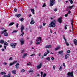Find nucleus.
I'll list each match as a JSON object with an SVG mask.
<instances>
[{
	"label": "nucleus",
	"mask_w": 77,
	"mask_h": 77,
	"mask_svg": "<svg viewBox=\"0 0 77 77\" xmlns=\"http://www.w3.org/2000/svg\"><path fill=\"white\" fill-rule=\"evenodd\" d=\"M56 20H54L51 22L50 24L49 25V27H56Z\"/></svg>",
	"instance_id": "nucleus-1"
},
{
	"label": "nucleus",
	"mask_w": 77,
	"mask_h": 77,
	"mask_svg": "<svg viewBox=\"0 0 77 77\" xmlns=\"http://www.w3.org/2000/svg\"><path fill=\"white\" fill-rule=\"evenodd\" d=\"M68 77H73V72H68L67 74Z\"/></svg>",
	"instance_id": "nucleus-2"
},
{
	"label": "nucleus",
	"mask_w": 77,
	"mask_h": 77,
	"mask_svg": "<svg viewBox=\"0 0 77 77\" xmlns=\"http://www.w3.org/2000/svg\"><path fill=\"white\" fill-rule=\"evenodd\" d=\"M50 5L53 6L55 4V0H51L50 1Z\"/></svg>",
	"instance_id": "nucleus-3"
},
{
	"label": "nucleus",
	"mask_w": 77,
	"mask_h": 77,
	"mask_svg": "<svg viewBox=\"0 0 77 77\" xmlns=\"http://www.w3.org/2000/svg\"><path fill=\"white\" fill-rule=\"evenodd\" d=\"M42 62H41L37 66H36V68H37V69H40V68H41V67H42Z\"/></svg>",
	"instance_id": "nucleus-4"
},
{
	"label": "nucleus",
	"mask_w": 77,
	"mask_h": 77,
	"mask_svg": "<svg viewBox=\"0 0 77 77\" xmlns=\"http://www.w3.org/2000/svg\"><path fill=\"white\" fill-rule=\"evenodd\" d=\"M10 45L13 48H15L16 45H17V43L11 44Z\"/></svg>",
	"instance_id": "nucleus-5"
},
{
	"label": "nucleus",
	"mask_w": 77,
	"mask_h": 77,
	"mask_svg": "<svg viewBox=\"0 0 77 77\" xmlns=\"http://www.w3.org/2000/svg\"><path fill=\"white\" fill-rule=\"evenodd\" d=\"M20 42L21 43L20 44L21 45H23V44H24V40L23 38H21L20 39Z\"/></svg>",
	"instance_id": "nucleus-6"
},
{
	"label": "nucleus",
	"mask_w": 77,
	"mask_h": 77,
	"mask_svg": "<svg viewBox=\"0 0 77 77\" xmlns=\"http://www.w3.org/2000/svg\"><path fill=\"white\" fill-rule=\"evenodd\" d=\"M63 38L64 39L65 41V43H66V45H67V46H69V44L68 42H67V41H66V39L65 38V36H63Z\"/></svg>",
	"instance_id": "nucleus-7"
},
{
	"label": "nucleus",
	"mask_w": 77,
	"mask_h": 77,
	"mask_svg": "<svg viewBox=\"0 0 77 77\" xmlns=\"http://www.w3.org/2000/svg\"><path fill=\"white\" fill-rule=\"evenodd\" d=\"M69 56V54H66L65 56V59H67Z\"/></svg>",
	"instance_id": "nucleus-8"
},
{
	"label": "nucleus",
	"mask_w": 77,
	"mask_h": 77,
	"mask_svg": "<svg viewBox=\"0 0 77 77\" xmlns=\"http://www.w3.org/2000/svg\"><path fill=\"white\" fill-rule=\"evenodd\" d=\"M36 42H41L42 40H41V37H39L36 40Z\"/></svg>",
	"instance_id": "nucleus-9"
},
{
	"label": "nucleus",
	"mask_w": 77,
	"mask_h": 77,
	"mask_svg": "<svg viewBox=\"0 0 77 77\" xmlns=\"http://www.w3.org/2000/svg\"><path fill=\"white\" fill-rule=\"evenodd\" d=\"M47 53L46 52H45V54H44V56H46L49 53H50V51L48 50H47Z\"/></svg>",
	"instance_id": "nucleus-10"
},
{
	"label": "nucleus",
	"mask_w": 77,
	"mask_h": 77,
	"mask_svg": "<svg viewBox=\"0 0 77 77\" xmlns=\"http://www.w3.org/2000/svg\"><path fill=\"white\" fill-rule=\"evenodd\" d=\"M24 26H23V25H22L21 26V28H20L21 30V33H23V30H24Z\"/></svg>",
	"instance_id": "nucleus-11"
},
{
	"label": "nucleus",
	"mask_w": 77,
	"mask_h": 77,
	"mask_svg": "<svg viewBox=\"0 0 77 77\" xmlns=\"http://www.w3.org/2000/svg\"><path fill=\"white\" fill-rule=\"evenodd\" d=\"M57 21L59 22L60 24L61 23H62V18H60L58 19L57 20Z\"/></svg>",
	"instance_id": "nucleus-12"
},
{
	"label": "nucleus",
	"mask_w": 77,
	"mask_h": 77,
	"mask_svg": "<svg viewBox=\"0 0 77 77\" xmlns=\"http://www.w3.org/2000/svg\"><path fill=\"white\" fill-rule=\"evenodd\" d=\"M60 48V46H58L55 49V51H56V50H59Z\"/></svg>",
	"instance_id": "nucleus-13"
},
{
	"label": "nucleus",
	"mask_w": 77,
	"mask_h": 77,
	"mask_svg": "<svg viewBox=\"0 0 77 77\" xmlns=\"http://www.w3.org/2000/svg\"><path fill=\"white\" fill-rule=\"evenodd\" d=\"M18 66H19V63H17L15 65L16 68H17V69H18L19 68V67Z\"/></svg>",
	"instance_id": "nucleus-14"
},
{
	"label": "nucleus",
	"mask_w": 77,
	"mask_h": 77,
	"mask_svg": "<svg viewBox=\"0 0 77 77\" xmlns=\"http://www.w3.org/2000/svg\"><path fill=\"white\" fill-rule=\"evenodd\" d=\"M51 45H47L45 46V48H51Z\"/></svg>",
	"instance_id": "nucleus-15"
},
{
	"label": "nucleus",
	"mask_w": 77,
	"mask_h": 77,
	"mask_svg": "<svg viewBox=\"0 0 77 77\" xmlns=\"http://www.w3.org/2000/svg\"><path fill=\"white\" fill-rule=\"evenodd\" d=\"M74 43L75 44V45H77V40L76 39H75L74 40Z\"/></svg>",
	"instance_id": "nucleus-16"
},
{
	"label": "nucleus",
	"mask_w": 77,
	"mask_h": 77,
	"mask_svg": "<svg viewBox=\"0 0 77 77\" xmlns=\"http://www.w3.org/2000/svg\"><path fill=\"white\" fill-rule=\"evenodd\" d=\"M74 5H72L71 6H68L67 7V9H71L72 8L74 7Z\"/></svg>",
	"instance_id": "nucleus-17"
},
{
	"label": "nucleus",
	"mask_w": 77,
	"mask_h": 77,
	"mask_svg": "<svg viewBox=\"0 0 77 77\" xmlns=\"http://www.w3.org/2000/svg\"><path fill=\"white\" fill-rule=\"evenodd\" d=\"M17 61H15L13 62V63H10V66H12V65H14V64L15 63H17Z\"/></svg>",
	"instance_id": "nucleus-18"
},
{
	"label": "nucleus",
	"mask_w": 77,
	"mask_h": 77,
	"mask_svg": "<svg viewBox=\"0 0 77 77\" xmlns=\"http://www.w3.org/2000/svg\"><path fill=\"white\" fill-rule=\"evenodd\" d=\"M31 12H32L33 14H35V10L33 9H31Z\"/></svg>",
	"instance_id": "nucleus-19"
},
{
	"label": "nucleus",
	"mask_w": 77,
	"mask_h": 77,
	"mask_svg": "<svg viewBox=\"0 0 77 77\" xmlns=\"http://www.w3.org/2000/svg\"><path fill=\"white\" fill-rule=\"evenodd\" d=\"M11 72L12 74H16V70H12Z\"/></svg>",
	"instance_id": "nucleus-20"
},
{
	"label": "nucleus",
	"mask_w": 77,
	"mask_h": 77,
	"mask_svg": "<svg viewBox=\"0 0 77 77\" xmlns=\"http://www.w3.org/2000/svg\"><path fill=\"white\" fill-rule=\"evenodd\" d=\"M30 23L31 24H33L35 23V21L32 20L30 22Z\"/></svg>",
	"instance_id": "nucleus-21"
},
{
	"label": "nucleus",
	"mask_w": 77,
	"mask_h": 77,
	"mask_svg": "<svg viewBox=\"0 0 77 77\" xmlns=\"http://www.w3.org/2000/svg\"><path fill=\"white\" fill-rule=\"evenodd\" d=\"M5 36H8V32H5L4 33Z\"/></svg>",
	"instance_id": "nucleus-22"
},
{
	"label": "nucleus",
	"mask_w": 77,
	"mask_h": 77,
	"mask_svg": "<svg viewBox=\"0 0 77 77\" xmlns=\"http://www.w3.org/2000/svg\"><path fill=\"white\" fill-rule=\"evenodd\" d=\"M16 16L18 18H19V17H21V14H17V15H16Z\"/></svg>",
	"instance_id": "nucleus-23"
},
{
	"label": "nucleus",
	"mask_w": 77,
	"mask_h": 77,
	"mask_svg": "<svg viewBox=\"0 0 77 77\" xmlns=\"http://www.w3.org/2000/svg\"><path fill=\"white\" fill-rule=\"evenodd\" d=\"M27 54H26V53L24 54L23 55V58H24V57H25L27 56Z\"/></svg>",
	"instance_id": "nucleus-24"
},
{
	"label": "nucleus",
	"mask_w": 77,
	"mask_h": 77,
	"mask_svg": "<svg viewBox=\"0 0 77 77\" xmlns=\"http://www.w3.org/2000/svg\"><path fill=\"white\" fill-rule=\"evenodd\" d=\"M4 42L5 41H4L3 40H2L0 41V43H1V44H4Z\"/></svg>",
	"instance_id": "nucleus-25"
},
{
	"label": "nucleus",
	"mask_w": 77,
	"mask_h": 77,
	"mask_svg": "<svg viewBox=\"0 0 77 77\" xmlns=\"http://www.w3.org/2000/svg\"><path fill=\"white\" fill-rule=\"evenodd\" d=\"M1 74L2 75H5V74H6V73L4 72H3L1 73Z\"/></svg>",
	"instance_id": "nucleus-26"
},
{
	"label": "nucleus",
	"mask_w": 77,
	"mask_h": 77,
	"mask_svg": "<svg viewBox=\"0 0 77 77\" xmlns=\"http://www.w3.org/2000/svg\"><path fill=\"white\" fill-rule=\"evenodd\" d=\"M4 44L5 45H6V46L8 45V43L6 42H5Z\"/></svg>",
	"instance_id": "nucleus-27"
},
{
	"label": "nucleus",
	"mask_w": 77,
	"mask_h": 77,
	"mask_svg": "<svg viewBox=\"0 0 77 77\" xmlns=\"http://www.w3.org/2000/svg\"><path fill=\"white\" fill-rule=\"evenodd\" d=\"M62 53H63V51H59V52H58V53L59 54H62Z\"/></svg>",
	"instance_id": "nucleus-28"
},
{
	"label": "nucleus",
	"mask_w": 77,
	"mask_h": 77,
	"mask_svg": "<svg viewBox=\"0 0 77 77\" xmlns=\"http://www.w3.org/2000/svg\"><path fill=\"white\" fill-rule=\"evenodd\" d=\"M7 30H4L3 31V32H1V33L2 34H3V33H5V32H7Z\"/></svg>",
	"instance_id": "nucleus-29"
},
{
	"label": "nucleus",
	"mask_w": 77,
	"mask_h": 77,
	"mask_svg": "<svg viewBox=\"0 0 77 77\" xmlns=\"http://www.w3.org/2000/svg\"><path fill=\"white\" fill-rule=\"evenodd\" d=\"M14 24V23L12 22L11 23H10L9 24V26H12V25H13Z\"/></svg>",
	"instance_id": "nucleus-30"
},
{
	"label": "nucleus",
	"mask_w": 77,
	"mask_h": 77,
	"mask_svg": "<svg viewBox=\"0 0 77 77\" xmlns=\"http://www.w3.org/2000/svg\"><path fill=\"white\" fill-rule=\"evenodd\" d=\"M20 71L21 72H25V70H24V69H22Z\"/></svg>",
	"instance_id": "nucleus-31"
},
{
	"label": "nucleus",
	"mask_w": 77,
	"mask_h": 77,
	"mask_svg": "<svg viewBox=\"0 0 77 77\" xmlns=\"http://www.w3.org/2000/svg\"><path fill=\"white\" fill-rule=\"evenodd\" d=\"M9 74H8L7 75V77H11V72L9 73Z\"/></svg>",
	"instance_id": "nucleus-32"
},
{
	"label": "nucleus",
	"mask_w": 77,
	"mask_h": 77,
	"mask_svg": "<svg viewBox=\"0 0 77 77\" xmlns=\"http://www.w3.org/2000/svg\"><path fill=\"white\" fill-rule=\"evenodd\" d=\"M20 21H22V22H23V21H24V18H21L20 19Z\"/></svg>",
	"instance_id": "nucleus-33"
},
{
	"label": "nucleus",
	"mask_w": 77,
	"mask_h": 77,
	"mask_svg": "<svg viewBox=\"0 0 77 77\" xmlns=\"http://www.w3.org/2000/svg\"><path fill=\"white\" fill-rule=\"evenodd\" d=\"M69 1L71 3V4H72L73 3V1L72 0H69Z\"/></svg>",
	"instance_id": "nucleus-34"
},
{
	"label": "nucleus",
	"mask_w": 77,
	"mask_h": 77,
	"mask_svg": "<svg viewBox=\"0 0 77 77\" xmlns=\"http://www.w3.org/2000/svg\"><path fill=\"white\" fill-rule=\"evenodd\" d=\"M59 70L60 71H62V66H60L59 68Z\"/></svg>",
	"instance_id": "nucleus-35"
},
{
	"label": "nucleus",
	"mask_w": 77,
	"mask_h": 77,
	"mask_svg": "<svg viewBox=\"0 0 77 77\" xmlns=\"http://www.w3.org/2000/svg\"><path fill=\"white\" fill-rule=\"evenodd\" d=\"M53 68L54 70H55V69H56V66L55 65L53 66Z\"/></svg>",
	"instance_id": "nucleus-36"
},
{
	"label": "nucleus",
	"mask_w": 77,
	"mask_h": 77,
	"mask_svg": "<svg viewBox=\"0 0 77 77\" xmlns=\"http://www.w3.org/2000/svg\"><path fill=\"white\" fill-rule=\"evenodd\" d=\"M17 32H18V31L17 30H14L12 32V33H16Z\"/></svg>",
	"instance_id": "nucleus-37"
},
{
	"label": "nucleus",
	"mask_w": 77,
	"mask_h": 77,
	"mask_svg": "<svg viewBox=\"0 0 77 77\" xmlns=\"http://www.w3.org/2000/svg\"><path fill=\"white\" fill-rule=\"evenodd\" d=\"M13 59V58H12V57H10L9 59V60H12Z\"/></svg>",
	"instance_id": "nucleus-38"
},
{
	"label": "nucleus",
	"mask_w": 77,
	"mask_h": 77,
	"mask_svg": "<svg viewBox=\"0 0 77 77\" xmlns=\"http://www.w3.org/2000/svg\"><path fill=\"white\" fill-rule=\"evenodd\" d=\"M22 34H21L20 36H21L22 37H23V35H24V32H22Z\"/></svg>",
	"instance_id": "nucleus-39"
},
{
	"label": "nucleus",
	"mask_w": 77,
	"mask_h": 77,
	"mask_svg": "<svg viewBox=\"0 0 77 77\" xmlns=\"http://www.w3.org/2000/svg\"><path fill=\"white\" fill-rule=\"evenodd\" d=\"M47 75V74L45 73H44L43 74V77H45V76Z\"/></svg>",
	"instance_id": "nucleus-40"
},
{
	"label": "nucleus",
	"mask_w": 77,
	"mask_h": 77,
	"mask_svg": "<svg viewBox=\"0 0 77 77\" xmlns=\"http://www.w3.org/2000/svg\"><path fill=\"white\" fill-rule=\"evenodd\" d=\"M14 11L15 12H17V9L16 8H15L14 10Z\"/></svg>",
	"instance_id": "nucleus-41"
},
{
	"label": "nucleus",
	"mask_w": 77,
	"mask_h": 77,
	"mask_svg": "<svg viewBox=\"0 0 77 77\" xmlns=\"http://www.w3.org/2000/svg\"><path fill=\"white\" fill-rule=\"evenodd\" d=\"M67 26L68 25H66V26H65V29H67V28L66 27V26Z\"/></svg>",
	"instance_id": "nucleus-42"
},
{
	"label": "nucleus",
	"mask_w": 77,
	"mask_h": 77,
	"mask_svg": "<svg viewBox=\"0 0 77 77\" xmlns=\"http://www.w3.org/2000/svg\"><path fill=\"white\" fill-rule=\"evenodd\" d=\"M18 23H17V24L16 25L17 28H18Z\"/></svg>",
	"instance_id": "nucleus-43"
},
{
	"label": "nucleus",
	"mask_w": 77,
	"mask_h": 77,
	"mask_svg": "<svg viewBox=\"0 0 77 77\" xmlns=\"http://www.w3.org/2000/svg\"><path fill=\"white\" fill-rule=\"evenodd\" d=\"M37 43H36V44H37V45H38V44H39V42H36Z\"/></svg>",
	"instance_id": "nucleus-44"
},
{
	"label": "nucleus",
	"mask_w": 77,
	"mask_h": 77,
	"mask_svg": "<svg viewBox=\"0 0 77 77\" xmlns=\"http://www.w3.org/2000/svg\"><path fill=\"white\" fill-rule=\"evenodd\" d=\"M70 52H71V51H70V50H69L67 51V53H70Z\"/></svg>",
	"instance_id": "nucleus-45"
},
{
	"label": "nucleus",
	"mask_w": 77,
	"mask_h": 77,
	"mask_svg": "<svg viewBox=\"0 0 77 77\" xmlns=\"http://www.w3.org/2000/svg\"><path fill=\"white\" fill-rule=\"evenodd\" d=\"M46 59H47V60H50V58L49 57H48L46 58Z\"/></svg>",
	"instance_id": "nucleus-46"
},
{
	"label": "nucleus",
	"mask_w": 77,
	"mask_h": 77,
	"mask_svg": "<svg viewBox=\"0 0 77 77\" xmlns=\"http://www.w3.org/2000/svg\"><path fill=\"white\" fill-rule=\"evenodd\" d=\"M29 29L30 30V32H32V28H31V27L29 26Z\"/></svg>",
	"instance_id": "nucleus-47"
},
{
	"label": "nucleus",
	"mask_w": 77,
	"mask_h": 77,
	"mask_svg": "<svg viewBox=\"0 0 77 77\" xmlns=\"http://www.w3.org/2000/svg\"><path fill=\"white\" fill-rule=\"evenodd\" d=\"M46 6V5H45V4H44L42 6V7L43 8H44V7H45Z\"/></svg>",
	"instance_id": "nucleus-48"
},
{
	"label": "nucleus",
	"mask_w": 77,
	"mask_h": 77,
	"mask_svg": "<svg viewBox=\"0 0 77 77\" xmlns=\"http://www.w3.org/2000/svg\"><path fill=\"white\" fill-rule=\"evenodd\" d=\"M30 65V62H29L28 63H27V65Z\"/></svg>",
	"instance_id": "nucleus-49"
},
{
	"label": "nucleus",
	"mask_w": 77,
	"mask_h": 77,
	"mask_svg": "<svg viewBox=\"0 0 77 77\" xmlns=\"http://www.w3.org/2000/svg\"><path fill=\"white\" fill-rule=\"evenodd\" d=\"M71 11H68V13L67 14H71Z\"/></svg>",
	"instance_id": "nucleus-50"
},
{
	"label": "nucleus",
	"mask_w": 77,
	"mask_h": 77,
	"mask_svg": "<svg viewBox=\"0 0 77 77\" xmlns=\"http://www.w3.org/2000/svg\"><path fill=\"white\" fill-rule=\"evenodd\" d=\"M68 14H67L65 15V16L66 17H68Z\"/></svg>",
	"instance_id": "nucleus-51"
},
{
	"label": "nucleus",
	"mask_w": 77,
	"mask_h": 77,
	"mask_svg": "<svg viewBox=\"0 0 77 77\" xmlns=\"http://www.w3.org/2000/svg\"><path fill=\"white\" fill-rule=\"evenodd\" d=\"M33 72V70H29V72Z\"/></svg>",
	"instance_id": "nucleus-52"
},
{
	"label": "nucleus",
	"mask_w": 77,
	"mask_h": 77,
	"mask_svg": "<svg viewBox=\"0 0 77 77\" xmlns=\"http://www.w3.org/2000/svg\"><path fill=\"white\" fill-rule=\"evenodd\" d=\"M41 77H42V74H43V72H41Z\"/></svg>",
	"instance_id": "nucleus-53"
},
{
	"label": "nucleus",
	"mask_w": 77,
	"mask_h": 77,
	"mask_svg": "<svg viewBox=\"0 0 77 77\" xmlns=\"http://www.w3.org/2000/svg\"><path fill=\"white\" fill-rule=\"evenodd\" d=\"M54 57H52V58H51L52 60H54Z\"/></svg>",
	"instance_id": "nucleus-54"
},
{
	"label": "nucleus",
	"mask_w": 77,
	"mask_h": 77,
	"mask_svg": "<svg viewBox=\"0 0 77 77\" xmlns=\"http://www.w3.org/2000/svg\"><path fill=\"white\" fill-rule=\"evenodd\" d=\"M7 64H8V63H4V65H7Z\"/></svg>",
	"instance_id": "nucleus-55"
},
{
	"label": "nucleus",
	"mask_w": 77,
	"mask_h": 77,
	"mask_svg": "<svg viewBox=\"0 0 77 77\" xmlns=\"http://www.w3.org/2000/svg\"><path fill=\"white\" fill-rule=\"evenodd\" d=\"M45 24H46V23H43V26H45Z\"/></svg>",
	"instance_id": "nucleus-56"
},
{
	"label": "nucleus",
	"mask_w": 77,
	"mask_h": 77,
	"mask_svg": "<svg viewBox=\"0 0 77 77\" xmlns=\"http://www.w3.org/2000/svg\"><path fill=\"white\" fill-rule=\"evenodd\" d=\"M63 66H65V63H63Z\"/></svg>",
	"instance_id": "nucleus-57"
},
{
	"label": "nucleus",
	"mask_w": 77,
	"mask_h": 77,
	"mask_svg": "<svg viewBox=\"0 0 77 77\" xmlns=\"http://www.w3.org/2000/svg\"><path fill=\"white\" fill-rule=\"evenodd\" d=\"M40 29H42V26L41 25L40 26Z\"/></svg>",
	"instance_id": "nucleus-58"
},
{
	"label": "nucleus",
	"mask_w": 77,
	"mask_h": 77,
	"mask_svg": "<svg viewBox=\"0 0 77 77\" xmlns=\"http://www.w3.org/2000/svg\"><path fill=\"white\" fill-rule=\"evenodd\" d=\"M4 48H5V49H6V46H4Z\"/></svg>",
	"instance_id": "nucleus-59"
},
{
	"label": "nucleus",
	"mask_w": 77,
	"mask_h": 77,
	"mask_svg": "<svg viewBox=\"0 0 77 77\" xmlns=\"http://www.w3.org/2000/svg\"><path fill=\"white\" fill-rule=\"evenodd\" d=\"M57 9H55L54 10V11H55V12H56V11H57Z\"/></svg>",
	"instance_id": "nucleus-60"
},
{
	"label": "nucleus",
	"mask_w": 77,
	"mask_h": 77,
	"mask_svg": "<svg viewBox=\"0 0 77 77\" xmlns=\"http://www.w3.org/2000/svg\"><path fill=\"white\" fill-rule=\"evenodd\" d=\"M1 50L3 51H5V50L4 49H2Z\"/></svg>",
	"instance_id": "nucleus-61"
},
{
	"label": "nucleus",
	"mask_w": 77,
	"mask_h": 77,
	"mask_svg": "<svg viewBox=\"0 0 77 77\" xmlns=\"http://www.w3.org/2000/svg\"><path fill=\"white\" fill-rule=\"evenodd\" d=\"M2 45H0V48H2Z\"/></svg>",
	"instance_id": "nucleus-62"
},
{
	"label": "nucleus",
	"mask_w": 77,
	"mask_h": 77,
	"mask_svg": "<svg viewBox=\"0 0 77 77\" xmlns=\"http://www.w3.org/2000/svg\"><path fill=\"white\" fill-rule=\"evenodd\" d=\"M71 24L72 25V23H71Z\"/></svg>",
	"instance_id": "nucleus-63"
},
{
	"label": "nucleus",
	"mask_w": 77,
	"mask_h": 77,
	"mask_svg": "<svg viewBox=\"0 0 77 77\" xmlns=\"http://www.w3.org/2000/svg\"><path fill=\"white\" fill-rule=\"evenodd\" d=\"M30 38L29 37H27V39H29Z\"/></svg>",
	"instance_id": "nucleus-64"
}]
</instances>
